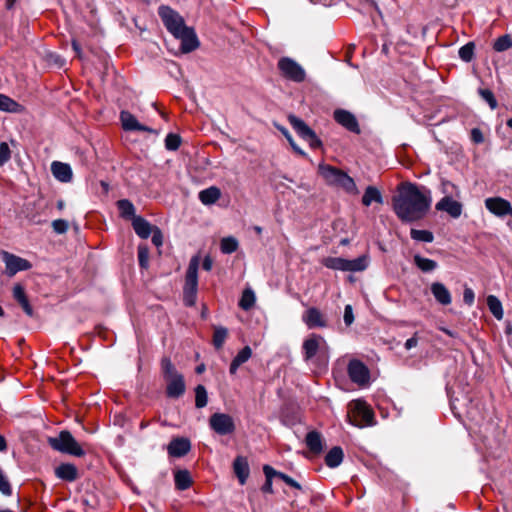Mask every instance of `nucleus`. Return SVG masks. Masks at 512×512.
I'll return each instance as SVG.
<instances>
[{
    "instance_id": "52",
    "label": "nucleus",
    "mask_w": 512,
    "mask_h": 512,
    "mask_svg": "<svg viewBox=\"0 0 512 512\" xmlns=\"http://www.w3.org/2000/svg\"><path fill=\"white\" fill-rule=\"evenodd\" d=\"M152 243L156 246V247H159L163 244V235H162V232L161 230L154 226V229L152 230Z\"/></svg>"
},
{
    "instance_id": "4",
    "label": "nucleus",
    "mask_w": 512,
    "mask_h": 512,
    "mask_svg": "<svg viewBox=\"0 0 512 512\" xmlns=\"http://www.w3.org/2000/svg\"><path fill=\"white\" fill-rule=\"evenodd\" d=\"M318 172L329 186L341 187L351 194L358 193L353 178L344 171L328 164H320Z\"/></svg>"
},
{
    "instance_id": "3",
    "label": "nucleus",
    "mask_w": 512,
    "mask_h": 512,
    "mask_svg": "<svg viewBox=\"0 0 512 512\" xmlns=\"http://www.w3.org/2000/svg\"><path fill=\"white\" fill-rule=\"evenodd\" d=\"M302 352L305 362L314 361L324 366L328 364L329 347L319 334L313 333L303 341Z\"/></svg>"
},
{
    "instance_id": "60",
    "label": "nucleus",
    "mask_w": 512,
    "mask_h": 512,
    "mask_svg": "<svg viewBox=\"0 0 512 512\" xmlns=\"http://www.w3.org/2000/svg\"><path fill=\"white\" fill-rule=\"evenodd\" d=\"M72 48L76 52L77 56L81 57V46L76 40L72 41Z\"/></svg>"
},
{
    "instance_id": "11",
    "label": "nucleus",
    "mask_w": 512,
    "mask_h": 512,
    "mask_svg": "<svg viewBox=\"0 0 512 512\" xmlns=\"http://www.w3.org/2000/svg\"><path fill=\"white\" fill-rule=\"evenodd\" d=\"M278 68L282 75L294 82H303L306 78L305 70L296 61L289 57H283L278 61Z\"/></svg>"
},
{
    "instance_id": "50",
    "label": "nucleus",
    "mask_w": 512,
    "mask_h": 512,
    "mask_svg": "<svg viewBox=\"0 0 512 512\" xmlns=\"http://www.w3.org/2000/svg\"><path fill=\"white\" fill-rule=\"evenodd\" d=\"M277 477L292 488H295L298 490L302 489L301 485L297 481H295L292 477L288 476L285 473L277 471Z\"/></svg>"
},
{
    "instance_id": "62",
    "label": "nucleus",
    "mask_w": 512,
    "mask_h": 512,
    "mask_svg": "<svg viewBox=\"0 0 512 512\" xmlns=\"http://www.w3.org/2000/svg\"><path fill=\"white\" fill-rule=\"evenodd\" d=\"M7 448V442L5 438L0 434V452L5 451Z\"/></svg>"
},
{
    "instance_id": "10",
    "label": "nucleus",
    "mask_w": 512,
    "mask_h": 512,
    "mask_svg": "<svg viewBox=\"0 0 512 512\" xmlns=\"http://www.w3.org/2000/svg\"><path fill=\"white\" fill-rule=\"evenodd\" d=\"M210 428L218 435L225 436L233 434L236 425L232 416L226 413H214L209 418Z\"/></svg>"
},
{
    "instance_id": "7",
    "label": "nucleus",
    "mask_w": 512,
    "mask_h": 512,
    "mask_svg": "<svg viewBox=\"0 0 512 512\" xmlns=\"http://www.w3.org/2000/svg\"><path fill=\"white\" fill-rule=\"evenodd\" d=\"M48 443L54 450L61 453L76 457H82L85 455V451L82 449L80 444L67 430L61 431L57 437H50L48 439Z\"/></svg>"
},
{
    "instance_id": "28",
    "label": "nucleus",
    "mask_w": 512,
    "mask_h": 512,
    "mask_svg": "<svg viewBox=\"0 0 512 512\" xmlns=\"http://www.w3.org/2000/svg\"><path fill=\"white\" fill-rule=\"evenodd\" d=\"M221 196V191L215 186L206 188L199 193L200 201L205 205L214 204Z\"/></svg>"
},
{
    "instance_id": "61",
    "label": "nucleus",
    "mask_w": 512,
    "mask_h": 512,
    "mask_svg": "<svg viewBox=\"0 0 512 512\" xmlns=\"http://www.w3.org/2000/svg\"><path fill=\"white\" fill-rule=\"evenodd\" d=\"M239 364L233 359L231 364H230V368H229V372L230 374H235L239 368Z\"/></svg>"
},
{
    "instance_id": "12",
    "label": "nucleus",
    "mask_w": 512,
    "mask_h": 512,
    "mask_svg": "<svg viewBox=\"0 0 512 512\" xmlns=\"http://www.w3.org/2000/svg\"><path fill=\"white\" fill-rule=\"evenodd\" d=\"M347 372L350 380L359 386H364L369 383L370 371L368 367L358 359H352L348 363Z\"/></svg>"
},
{
    "instance_id": "23",
    "label": "nucleus",
    "mask_w": 512,
    "mask_h": 512,
    "mask_svg": "<svg viewBox=\"0 0 512 512\" xmlns=\"http://www.w3.org/2000/svg\"><path fill=\"white\" fill-rule=\"evenodd\" d=\"M234 473L241 485H244L249 477L250 469L248 461L245 457L238 456L233 462Z\"/></svg>"
},
{
    "instance_id": "56",
    "label": "nucleus",
    "mask_w": 512,
    "mask_h": 512,
    "mask_svg": "<svg viewBox=\"0 0 512 512\" xmlns=\"http://www.w3.org/2000/svg\"><path fill=\"white\" fill-rule=\"evenodd\" d=\"M418 342V332H415L411 338L406 340L404 347L406 350H411L412 348H415L418 345Z\"/></svg>"
},
{
    "instance_id": "27",
    "label": "nucleus",
    "mask_w": 512,
    "mask_h": 512,
    "mask_svg": "<svg viewBox=\"0 0 512 512\" xmlns=\"http://www.w3.org/2000/svg\"><path fill=\"white\" fill-rule=\"evenodd\" d=\"M344 458L343 450L340 446L333 447L325 456V464L330 468L338 467Z\"/></svg>"
},
{
    "instance_id": "49",
    "label": "nucleus",
    "mask_w": 512,
    "mask_h": 512,
    "mask_svg": "<svg viewBox=\"0 0 512 512\" xmlns=\"http://www.w3.org/2000/svg\"><path fill=\"white\" fill-rule=\"evenodd\" d=\"M11 157V151L6 142L0 143V166L4 165Z\"/></svg>"
},
{
    "instance_id": "45",
    "label": "nucleus",
    "mask_w": 512,
    "mask_h": 512,
    "mask_svg": "<svg viewBox=\"0 0 512 512\" xmlns=\"http://www.w3.org/2000/svg\"><path fill=\"white\" fill-rule=\"evenodd\" d=\"M138 261L141 268H147L149 264V249L146 245L138 246Z\"/></svg>"
},
{
    "instance_id": "55",
    "label": "nucleus",
    "mask_w": 512,
    "mask_h": 512,
    "mask_svg": "<svg viewBox=\"0 0 512 512\" xmlns=\"http://www.w3.org/2000/svg\"><path fill=\"white\" fill-rule=\"evenodd\" d=\"M344 322L347 326H350L354 321V315L351 305H346L344 309Z\"/></svg>"
},
{
    "instance_id": "34",
    "label": "nucleus",
    "mask_w": 512,
    "mask_h": 512,
    "mask_svg": "<svg viewBox=\"0 0 512 512\" xmlns=\"http://www.w3.org/2000/svg\"><path fill=\"white\" fill-rule=\"evenodd\" d=\"M263 472L266 480L261 489L264 493H273L272 479L273 477H277V471L270 465H264Z\"/></svg>"
},
{
    "instance_id": "54",
    "label": "nucleus",
    "mask_w": 512,
    "mask_h": 512,
    "mask_svg": "<svg viewBox=\"0 0 512 512\" xmlns=\"http://www.w3.org/2000/svg\"><path fill=\"white\" fill-rule=\"evenodd\" d=\"M471 141L475 144H481L484 142V136L479 128H473L470 132Z\"/></svg>"
},
{
    "instance_id": "41",
    "label": "nucleus",
    "mask_w": 512,
    "mask_h": 512,
    "mask_svg": "<svg viewBox=\"0 0 512 512\" xmlns=\"http://www.w3.org/2000/svg\"><path fill=\"white\" fill-rule=\"evenodd\" d=\"M511 47L512 38L508 34L498 37L493 44V49L496 52H503L510 49Z\"/></svg>"
},
{
    "instance_id": "63",
    "label": "nucleus",
    "mask_w": 512,
    "mask_h": 512,
    "mask_svg": "<svg viewBox=\"0 0 512 512\" xmlns=\"http://www.w3.org/2000/svg\"><path fill=\"white\" fill-rule=\"evenodd\" d=\"M16 0H6V8L11 10L15 5Z\"/></svg>"
},
{
    "instance_id": "64",
    "label": "nucleus",
    "mask_w": 512,
    "mask_h": 512,
    "mask_svg": "<svg viewBox=\"0 0 512 512\" xmlns=\"http://www.w3.org/2000/svg\"><path fill=\"white\" fill-rule=\"evenodd\" d=\"M205 370V366L203 364L196 367V373L200 374Z\"/></svg>"
},
{
    "instance_id": "51",
    "label": "nucleus",
    "mask_w": 512,
    "mask_h": 512,
    "mask_svg": "<svg viewBox=\"0 0 512 512\" xmlns=\"http://www.w3.org/2000/svg\"><path fill=\"white\" fill-rule=\"evenodd\" d=\"M52 227L56 233L63 234L68 229V222L63 219H57L52 222Z\"/></svg>"
},
{
    "instance_id": "15",
    "label": "nucleus",
    "mask_w": 512,
    "mask_h": 512,
    "mask_svg": "<svg viewBox=\"0 0 512 512\" xmlns=\"http://www.w3.org/2000/svg\"><path fill=\"white\" fill-rule=\"evenodd\" d=\"M174 37L181 41L180 50L182 53H190L196 50L200 45L195 31L191 27H187Z\"/></svg>"
},
{
    "instance_id": "46",
    "label": "nucleus",
    "mask_w": 512,
    "mask_h": 512,
    "mask_svg": "<svg viewBox=\"0 0 512 512\" xmlns=\"http://www.w3.org/2000/svg\"><path fill=\"white\" fill-rule=\"evenodd\" d=\"M252 355V350L249 346L242 348L237 355L233 358L239 365L247 362Z\"/></svg>"
},
{
    "instance_id": "33",
    "label": "nucleus",
    "mask_w": 512,
    "mask_h": 512,
    "mask_svg": "<svg viewBox=\"0 0 512 512\" xmlns=\"http://www.w3.org/2000/svg\"><path fill=\"white\" fill-rule=\"evenodd\" d=\"M487 306H488L490 312L492 313V315L496 319L501 320L503 318L502 304L496 296L489 295L487 297Z\"/></svg>"
},
{
    "instance_id": "38",
    "label": "nucleus",
    "mask_w": 512,
    "mask_h": 512,
    "mask_svg": "<svg viewBox=\"0 0 512 512\" xmlns=\"http://www.w3.org/2000/svg\"><path fill=\"white\" fill-rule=\"evenodd\" d=\"M20 105L10 97L0 94V110L5 112H18Z\"/></svg>"
},
{
    "instance_id": "31",
    "label": "nucleus",
    "mask_w": 512,
    "mask_h": 512,
    "mask_svg": "<svg viewBox=\"0 0 512 512\" xmlns=\"http://www.w3.org/2000/svg\"><path fill=\"white\" fill-rule=\"evenodd\" d=\"M175 486L178 490L184 491L192 484V479L189 471L179 470L174 475Z\"/></svg>"
},
{
    "instance_id": "21",
    "label": "nucleus",
    "mask_w": 512,
    "mask_h": 512,
    "mask_svg": "<svg viewBox=\"0 0 512 512\" xmlns=\"http://www.w3.org/2000/svg\"><path fill=\"white\" fill-rule=\"evenodd\" d=\"M430 290L435 300L444 306L451 304L452 296L447 287L441 282H433L430 286Z\"/></svg>"
},
{
    "instance_id": "57",
    "label": "nucleus",
    "mask_w": 512,
    "mask_h": 512,
    "mask_svg": "<svg viewBox=\"0 0 512 512\" xmlns=\"http://www.w3.org/2000/svg\"><path fill=\"white\" fill-rule=\"evenodd\" d=\"M475 299V294L471 288H465L463 293V300L466 304L472 305Z\"/></svg>"
},
{
    "instance_id": "32",
    "label": "nucleus",
    "mask_w": 512,
    "mask_h": 512,
    "mask_svg": "<svg viewBox=\"0 0 512 512\" xmlns=\"http://www.w3.org/2000/svg\"><path fill=\"white\" fill-rule=\"evenodd\" d=\"M117 208L119 210L120 216L129 219L134 218L135 215V207L133 203L128 199H121L117 201Z\"/></svg>"
},
{
    "instance_id": "5",
    "label": "nucleus",
    "mask_w": 512,
    "mask_h": 512,
    "mask_svg": "<svg viewBox=\"0 0 512 512\" xmlns=\"http://www.w3.org/2000/svg\"><path fill=\"white\" fill-rule=\"evenodd\" d=\"M198 267L199 258L198 256H194L189 262L183 288V302L188 307L194 306L197 300Z\"/></svg>"
},
{
    "instance_id": "40",
    "label": "nucleus",
    "mask_w": 512,
    "mask_h": 512,
    "mask_svg": "<svg viewBox=\"0 0 512 512\" xmlns=\"http://www.w3.org/2000/svg\"><path fill=\"white\" fill-rule=\"evenodd\" d=\"M410 236L415 241L431 243L434 240V235L428 230L411 229Z\"/></svg>"
},
{
    "instance_id": "2",
    "label": "nucleus",
    "mask_w": 512,
    "mask_h": 512,
    "mask_svg": "<svg viewBox=\"0 0 512 512\" xmlns=\"http://www.w3.org/2000/svg\"><path fill=\"white\" fill-rule=\"evenodd\" d=\"M160 366L166 382V396L172 399L180 398L186 391L184 376L176 369L169 357H163Z\"/></svg>"
},
{
    "instance_id": "18",
    "label": "nucleus",
    "mask_w": 512,
    "mask_h": 512,
    "mask_svg": "<svg viewBox=\"0 0 512 512\" xmlns=\"http://www.w3.org/2000/svg\"><path fill=\"white\" fill-rule=\"evenodd\" d=\"M191 449L190 440L184 437H177L170 441L167 452L171 457H183L185 456Z\"/></svg>"
},
{
    "instance_id": "17",
    "label": "nucleus",
    "mask_w": 512,
    "mask_h": 512,
    "mask_svg": "<svg viewBox=\"0 0 512 512\" xmlns=\"http://www.w3.org/2000/svg\"><path fill=\"white\" fill-rule=\"evenodd\" d=\"M334 119L347 130L359 134L360 128L356 117L349 111L337 109L334 111Z\"/></svg>"
},
{
    "instance_id": "53",
    "label": "nucleus",
    "mask_w": 512,
    "mask_h": 512,
    "mask_svg": "<svg viewBox=\"0 0 512 512\" xmlns=\"http://www.w3.org/2000/svg\"><path fill=\"white\" fill-rule=\"evenodd\" d=\"M13 297L17 302H20V301L24 300L25 298H27L25 290L22 285L16 284L13 287Z\"/></svg>"
},
{
    "instance_id": "35",
    "label": "nucleus",
    "mask_w": 512,
    "mask_h": 512,
    "mask_svg": "<svg viewBox=\"0 0 512 512\" xmlns=\"http://www.w3.org/2000/svg\"><path fill=\"white\" fill-rule=\"evenodd\" d=\"M239 247L237 239L233 236L224 237L220 242V250L223 254H231Z\"/></svg>"
},
{
    "instance_id": "20",
    "label": "nucleus",
    "mask_w": 512,
    "mask_h": 512,
    "mask_svg": "<svg viewBox=\"0 0 512 512\" xmlns=\"http://www.w3.org/2000/svg\"><path fill=\"white\" fill-rule=\"evenodd\" d=\"M436 209L447 212L453 218H458L462 213V204L450 196H445L436 204Z\"/></svg>"
},
{
    "instance_id": "24",
    "label": "nucleus",
    "mask_w": 512,
    "mask_h": 512,
    "mask_svg": "<svg viewBox=\"0 0 512 512\" xmlns=\"http://www.w3.org/2000/svg\"><path fill=\"white\" fill-rule=\"evenodd\" d=\"M132 226L135 233L142 239H147L154 229V227L141 216H134Z\"/></svg>"
},
{
    "instance_id": "9",
    "label": "nucleus",
    "mask_w": 512,
    "mask_h": 512,
    "mask_svg": "<svg viewBox=\"0 0 512 512\" xmlns=\"http://www.w3.org/2000/svg\"><path fill=\"white\" fill-rule=\"evenodd\" d=\"M288 121L299 137L307 141L311 148L316 149L322 146V141L302 119L295 115H289Z\"/></svg>"
},
{
    "instance_id": "39",
    "label": "nucleus",
    "mask_w": 512,
    "mask_h": 512,
    "mask_svg": "<svg viewBox=\"0 0 512 512\" xmlns=\"http://www.w3.org/2000/svg\"><path fill=\"white\" fill-rule=\"evenodd\" d=\"M228 335V330L225 327L217 326L214 327V333H213V345L216 349H220Z\"/></svg>"
},
{
    "instance_id": "6",
    "label": "nucleus",
    "mask_w": 512,
    "mask_h": 512,
    "mask_svg": "<svg viewBox=\"0 0 512 512\" xmlns=\"http://www.w3.org/2000/svg\"><path fill=\"white\" fill-rule=\"evenodd\" d=\"M323 265L326 268L347 272H361L367 269L369 257L361 255L355 259L349 260L342 257H327L323 259Z\"/></svg>"
},
{
    "instance_id": "26",
    "label": "nucleus",
    "mask_w": 512,
    "mask_h": 512,
    "mask_svg": "<svg viewBox=\"0 0 512 512\" xmlns=\"http://www.w3.org/2000/svg\"><path fill=\"white\" fill-rule=\"evenodd\" d=\"M305 443L308 449L314 454H319L323 450L322 436L317 431L308 432L305 437Z\"/></svg>"
},
{
    "instance_id": "37",
    "label": "nucleus",
    "mask_w": 512,
    "mask_h": 512,
    "mask_svg": "<svg viewBox=\"0 0 512 512\" xmlns=\"http://www.w3.org/2000/svg\"><path fill=\"white\" fill-rule=\"evenodd\" d=\"M255 300L256 297L254 292L251 289H246L242 293L241 299L239 301V306L243 310L247 311L253 307V305L255 304Z\"/></svg>"
},
{
    "instance_id": "36",
    "label": "nucleus",
    "mask_w": 512,
    "mask_h": 512,
    "mask_svg": "<svg viewBox=\"0 0 512 512\" xmlns=\"http://www.w3.org/2000/svg\"><path fill=\"white\" fill-rule=\"evenodd\" d=\"M208 403V394L205 386L199 384L195 387V406L198 409L204 408Z\"/></svg>"
},
{
    "instance_id": "44",
    "label": "nucleus",
    "mask_w": 512,
    "mask_h": 512,
    "mask_svg": "<svg viewBox=\"0 0 512 512\" xmlns=\"http://www.w3.org/2000/svg\"><path fill=\"white\" fill-rule=\"evenodd\" d=\"M181 137L178 134L169 133L165 138V147L169 151H175L180 147Z\"/></svg>"
},
{
    "instance_id": "30",
    "label": "nucleus",
    "mask_w": 512,
    "mask_h": 512,
    "mask_svg": "<svg viewBox=\"0 0 512 512\" xmlns=\"http://www.w3.org/2000/svg\"><path fill=\"white\" fill-rule=\"evenodd\" d=\"M372 202L383 203V198L380 191L374 186H368L362 197V204L366 207L370 206Z\"/></svg>"
},
{
    "instance_id": "43",
    "label": "nucleus",
    "mask_w": 512,
    "mask_h": 512,
    "mask_svg": "<svg viewBox=\"0 0 512 512\" xmlns=\"http://www.w3.org/2000/svg\"><path fill=\"white\" fill-rule=\"evenodd\" d=\"M277 128L285 136V138L289 142V144L292 147V149L294 150V152L302 157H305L306 153L295 143V141H294L292 135L289 133V131L283 126H277Z\"/></svg>"
},
{
    "instance_id": "58",
    "label": "nucleus",
    "mask_w": 512,
    "mask_h": 512,
    "mask_svg": "<svg viewBox=\"0 0 512 512\" xmlns=\"http://www.w3.org/2000/svg\"><path fill=\"white\" fill-rule=\"evenodd\" d=\"M22 309L24 310V312L28 315V316H33V309L28 301V298H25L24 300L18 302Z\"/></svg>"
},
{
    "instance_id": "25",
    "label": "nucleus",
    "mask_w": 512,
    "mask_h": 512,
    "mask_svg": "<svg viewBox=\"0 0 512 512\" xmlns=\"http://www.w3.org/2000/svg\"><path fill=\"white\" fill-rule=\"evenodd\" d=\"M55 475L59 479L73 482L78 478V470L74 464L63 463L55 469Z\"/></svg>"
},
{
    "instance_id": "59",
    "label": "nucleus",
    "mask_w": 512,
    "mask_h": 512,
    "mask_svg": "<svg viewBox=\"0 0 512 512\" xmlns=\"http://www.w3.org/2000/svg\"><path fill=\"white\" fill-rule=\"evenodd\" d=\"M212 266H213V261L212 259L210 258V256H206L202 262V268L205 270V271H210L212 269Z\"/></svg>"
},
{
    "instance_id": "1",
    "label": "nucleus",
    "mask_w": 512,
    "mask_h": 512,
    "mask_svg": "<svg viewBox=\"0 0 512 512\" xmlns=\"http://www.w3.org/2000/svg\"><path fill=\"white\" fill-rule=\"evenodd\" d=\"M392 204L393 211L402 222H415L423 219L429 212L432 204L431 191L411 182L401 183Z\"/></svg>"
},
{
    "instance_id": "48",
    "label": "nucleus",
    "mask_w": 512,
    "mask_h": 512,
    "mask_svg": "<svg viewBox=\"0 0 512 512\" xmlns=\"http://www.w3.org/2000/svg\"><path fill=\"white\" fill-rule=\"evenodd\" d=\"M479 94L481 97L488 103L491 109H495L497 107V101L494 97V94L489 89H479Z\"/></svg>"
},
{
    "instance_id": "19",
    "label": "nucleus",
    "mask_w": 512,
    "mask_h": 512,
    "mask_svg": "<svg viewBox=\"0 0 512 512\" xmlns=\"http://www.w3.org/2000/svg\"><path fill=\"white\" fill-rule=\"evenodd\" d=\"M120 120L125 131H144L149 133L155 132L154 129L140 124L136 117L128 111H121Z\"/></svg>"
},
{
    "instance_id": "42",
    "label": "nucleus",
    "mask_w": 512,
    "mask_h": 512,
    "mask_svg": "<svg viewBox=\"0 0 512 512\" xmlns=\"http://www.w3.org/2000/svg\"><path fill=\"white\" fill-rule=\"evenodd\" d=\"M475 44L474 42H468L460 47L458 54L461 60L470 62L474 57Z\"/></svg>"
},
{
    "instance_id": "14",
    "label": "nucleus",
    "mask_w": 512,
    "mask_h": 512,
    "mask_svg": "<svg viewBox=\"0 0 512 512\" xmlns=\"http://www.w3.org/2000/svg\"><path fill=\"white\" fill-rule=\"evenodd\" d=\"M486 209L498 217L509 215L512 217V206L510 202L501 197H490L485 200Z\"/></svg>"
},
{
    "instance_id": "13",
    "label": "nucleus",
    "mask_w": 512,
    "mask_h": 512,
    "mask_svg": "<svg viewBox=\"0 0 512 512\" xmlns=\"http://www.w3.org/2000/svg\"><path fill=\"white\" fill-rule=\"evenodd\" d=\"M3 261L6 265V272L9 276H14L20 271H26L31 268V263L19 256L4 251L2 253Z\"/></svg>"
},
{
    "instance_id": "29",
    "label": "nucleus",
    "mask_w": 512,
    "mask_h": 512,
    "mask_svg": "<svg viewBox=\"0 0 512 512\" xmlns=\"http://www.w3.org/2000/svg\"><path fill=\"white\" fill-rule=\"evenodd\" d=\"M414 264L422 272H432L438 267V263L435 260L422 257L419 254H415L413 257Z\"/></svg>"
},
{
    "instance_id": "22",
    "label": "nucleus",
    "mask_w": 512,
    "mask_h": 512,
    "mask_svg": "<svg viewBox=\"0 0 512 512\" xmlns=\"http://www.w3.org/2000/svg\"><path fill=\"white\" fill-rule=\"evenodd\" d=\"M51 171L53 176L60 182L67 183L72 180V169L67 163L54 161L51 164Z\"/></svg>"
},
{
    "instance_id": "16",
    "label": "nucleus",
    "mask_w": 512,
    "mask_h": 512,
    "mask_svg": "<svg viewBox=\"0 0 512 512\" xmlns=\"http://www.w3.org/2000/svg\"><path fill=\"white\" fill-rule=\"evenodd\" d=\"M302 321L309 329L327 327V320L322 312L316 307L308 308L302 315Z\"/></svg>"
},
{
    "instance_id": "47",
    "label": "nucleus",
    "mask_w": 512,
    "mask_h": 512,
    "mask_svg": "<svg viewBox=\"0 0 512 512\" xmlns=\"http://www.w3.org/2000/svg\"><path fill=\"white\" fill-rule=\"evenodd\" d=\"M358 413L365 424L371 425L373 423L374 414L370 409H368L365 406L359 405Z\"/></svg>"
},
{
    "instance_id": "8",
    "label": "nucleus",
    "mask_w": 512,
    "mask_h": 512,
    "mask_svg": "<svg viewBox=\"0 0 512 512\" xmlns=\"http://www.w3.org/2000/svg\"><path fill=\"white\" fill-rule=\"evenodd\" d=\"M158 14L166 27L173 35H177L188 26L185 25L183 17L169 6L162 5L158 9Z\"/></svg>"
}]
</instances>
